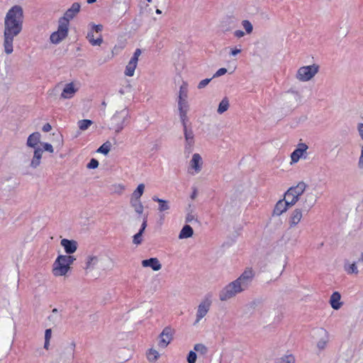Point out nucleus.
Masks as SVG:
<instances>
[{
	"label": "nucleus",
	"mask_w": 363,
	"mask_h": 363,
	"mask_svg": "<svg viewBox=\"0 0 363 363\" xmlns=\"http://www.w3.org/2000/svg\"><path fill=\"white\" fill-rule=\"evenodd\" d=\"M23 21V9L14 6L7 12L4 20V47L7 55L13 52V41L22 30Z\"/></svg>",
	"instance_id": "obj_1"
},
{
	"label": "nucleus",
	"mask_w": 363,
	"mask_h": 363,
	"mask_svg": "<svg viewBox=\"0 0 363 363\" xmlns=\"http://www.w3.org/2000/svg\"><path fill=\"white\" fill-rule=\"evenodd\" d=\"M254 277L253 270L250 268L246 269L237 279L229 283L220 291V300L228 301L246 290L251 284Z\"/></svg>",
	"instance_id": "obj_2"
},
{
	"label": "nucleus",
	"mask_w": 363,
	"mask_h": 363,
	"mask_svg": "<svg viewBox=\"0 0 363 363\" xmlns=\"http://www.w3.org/2000/svg\"><path fill=\"white\" fill-rule=\"evenodd\" d=\"M76 260L74 256L63 255L57 256L52 264V273L54 277H65L71 270V265Z\"/></svg>",
	"instance_id": "obj_3"
},
{
	"label": "nucleus",
	"mask_w": 363,
	"mask_h": 363,
	"mask_svg": "<svg viewBox=\"0 0 363 363\" xmlns=\"http://www.w3.org/2000/svg\"><path fill=\"white\" fill-rule=\"evenodd\" d=\"M41 135L40 133L35 132L30 134L26 142V145L29 147L34 149L33 156L30 162V167L32 169H36L41 163V158L43 152V150L38 146L40 141Z\"/></svg>",
	"instance_id": "obj_4"
},
{
	"label": "nucleus",
	"mask_w": 363,
	"mask_h": 363,
	"mask_svg": "<svg viewBox=\"0 0 363 363\" xmlns=\"http://www.w3.org/2000/svg\"><path fill=\"white\" fill-rule=\"evenodd\" d=\"M128 117L129 111L125 107L117 110L110 118L109 129L114 130L116 133H120L123 129L125 122Z\"/></svg>",
	"instance_id": "obj_5"
},
{
	"label": "nucleus",
	"mask_w": 363,
	"mask_h": 363,
	"mask_svg": "<svg viewBox=\"0 0 363 363\" xmlns=\"http://www.w3.org/2000/svg\"><path fill=\"white\" fill-rule=\"evenodd\" d=\"M306 187L307 184L304 182H300L296 186H291L284 194V199L287 201V203L294 206Z\"/></svg>",
	"instance_id": "obj_6"
},
{
	"label": "nucleus",
	"mask_w": 363,
	"mask_h": 363,
	"mask_svg": "<svg viewBox=\"0 0 363 363\" xmlns=\"http://www.w3.org/2000/svg\"><path fill=\"white\" fill-rule=\"evenodd\" d=\"M320 66L317 64L302 66L296 73V79L301 82L311 80L319 72Z\"/></svg>",
	"instance_id": "obj_7"
},
{
	"label": "nucleus",
	"mask_w": 363,
	"mask_h": 363,
	"mask_svg": "<svg viewBox=\"0 0 363 363\" xmlns=\"http://www.w3.org/2000/svg\"><path fill=\"white\" fill-rule=\"evenodd\" d=\"M68 25L66 24V21L59 20V25L57 30L52 33L50 35V41L54 44H58L64 40L68 34Z\"/></svg>",
	"instance_id": "obj_8"
},
{
	"label": "nucleus",
	"mask_w": 363,
	"mask_h": 363,
	"mask_svg": "<svg viewBox=\"0 0 363 363\" xmlns=\"http://www.w3.org/2000/svg\"><path fill=\"white\" fill-rule=\"evenodd\" d=\"M185 138L184 152L188 155L192 152L194 145V134L191 128L187 127V121L182 122Z\"/></svg>",
	"instance_id": "obj_9"
},
{
	"label": "nucleus",
	"mask_w": 363,
	"mask_h": 363,
	"mask_svg": "<svg viewBox=\"0 0 363 363\" xmlns=\"http://www.w3.org/2000/svg\"><path fill=\"white\" fill-rule=\"evenodd\" d=\"M211 306V301L208 298H206L199 304L196 313V320L194 325H197L208 313Z\"/></svg>",
	"instance_id": "obj_10"
},
{
	"label": "nucleus",
	"mask_w": 363,
	"mask_h": 363,
	"mask_svg": "<svg viewBox=\"0 0 363 363\" xmlns=\"http://www.w3.org/2000/svg\"><path fill=\"white\" fill-rule=\"evenodd\" d=\"M175 330L170 326L165 327L159 335L158 345L162 348H165L173 340Z\"/></svg>",
	"instance_id": "obj_11"
},
{
	"label": "nucleus",
	"mask_w": 363,
	"mask_h": 363,
	"mask_svg": "<svg viewBox=\"0 0 363 363\" xmlns=\"http://www.w3.org/2000/svg\"><path fill=\"white\" fill-rule=\"evenodd\" d=\"M141 53V50L139 48H137L135 50L133 57L130 58L125 67L124 72L125 76L133 77L134 75L135 70L138 66V59Z\"/></svg>",
	"instance_id": "obj_12"
},
{
	"label": "nucleus",
	"mask_w": 363,
	"mask_h": 363,
	"mask_svg": "<svg viewBox=\"0 0 363 363\" xmlns=\"http://www.w3.org/2000/svg\"><path fill=\"white\" fill-rule=\"evenodd\" d=\"M308 146L306 143H298L297 147L291 154V164L297 163L302 157H306Z\"/></svg>",
	"instance_id": "obj_13"
},
{
	"label": "nucleus",
	"mask_w": 363,
	"mask_h": 363,
	"mask_svg": "<svg viewBox=\"0 0 363 363\" xmlns=\"http://www.w3.org/2000/svg\"><path fill=\"white\" fill-rule=\"evenodd\" d=\"M79 86L75 82H69L65 85L60 94V99H69L74 97L75 94L78 91Z\"/></svg>",
	"instance_id": "obj_14"
},
{
	"label": "nucleus",
	"mask_w": 363,
	"mask_h": 363,
	"mask_svg": "<svg viewBox=\"0 0 363 363\" xmlns=\"http://www.w3.org/2000/svg\"><path fill=\"white\" fill-rule=\"evenodd\" d=\"M189 173L192 175L199 174L202 169L203 160L199 153H194L189 162Z\"/></svg>",
	"instance_id": "obj_15"
},
{
	"label": "nucleus",
	"mask_w": 363,
	"mask_h": 363,
	"mask_svg": "<svg viewBox=\"0 0 363 363\" xmlns=\"http://www.w3.org/2000/svg\"><path fill=\"white\" fill-rule=\"evenodd\" d=\"M316 199L311 194H306L301 199V210L307 214L310 210L315 206Z\"/></svg>",
	"instance_id": "obj_16"
},
{
	"label": "nucleus",
	"mask_w": 363,
	"mask_h": 363,
	"mask_svg": "<svg viewBox=\"0 0 363 363\" xmlns=\"http://www.w3.org/2000/svg\"><path fill=\"white\" fill-rule=\"evenodd\" d=\"M304 213L306 214V213L299 208H296L292 211L289 218V228L296 227L301 221Z\"/></svg>",
	"instance_id": "obj_17"
},
{
	"label": "nucleus",
	"mask_w": 363,
	"mask_h": 363,
	"mask_svg": "<svg viewBox=\"0 0 363 363\" xmlns=\"http://www.w3.org/2000/svg\"><path fill=\"white\" fill-rule=\"evenodd\" d=\"M60 245L63 247L65 252L67 253L66 255H71L74 253L78 247V243L76 240L66 238L61 240Z\"/></svg>",
	"instance_id": "obj_18"
},
{
	"label": "nucleus",
	"mask_w": 363,
	"mask_h": 363,
	"mask_svg": "<svg viewBox=\"0 0 363 363\" xmlns=\"http://www.w3.org/2000/svg\"><path fill=\"white\" fill-rule=\"evenodd\" d=\"M177 103L181 122L188 121L187 113L189 109V105L187 99H178Z\"/></svg>",
	"instance_id": "obj_19"
},
{
	"label": "nucleus",
	"mask_w": 363,
	"mask_h": 363,
	"mask_svg": "<svg viewBox=\"0 0 363 363\" xmlns=\"http://www.w3.org/2000/svg\"><path fill=\"white\" fill-rule=\"evenodd\" d=\"M80 7V4L77 2L72 4V6L65 13L64 16L60 20L66 21V24L69 26V21L79 12Z\"/></svg>",
	"instance_id": "obj_20"
},
{
	"label": "nucleus",
	"mask_w": 363,
	"mask_h": 363,
	"mask_svg": "<svg viewBox=\"0 0 363 363\" xmlns=\"http://www.w3.org/2000/svg\"><path fill=\"white\" fill-rule=\"evenodd\" d=\"M141 264L143 267H150L153 271H159L162 269V264L157 257L143 259Z\"/></svg>",
	"instance_id": "obj_21"
},
{
	"label": "nucleus",
	"mask_w": 363,
	"mask_h": 363,
	"mask_svg": "<svg viewBox=\"0 0 363 363\" xmlns=\"http://www.w3.org/2000/svg\"><path fill=\"white\" fill-rule=\"evenodd\" d=\"M289 206H291V204L287 203V201L284 199H280L276 203L273 215L279 216L284 212H286Z\"/></svg>",
	"instance_id": "obj_22"
},
{
	"label": "nucleus",
	"mask_w": 363,
	"mask_h": 363,
	"mask_svg": "<svg viewBox=\"0 0 363 363\" xmlns=\"http://www.w3.org/2000/svg\"><path fill=\"white\" fill-rule=\"evenodd\" d=\"M341 296L339 292H334L330 296V303L331 307L335 310H338L341 308L342 303L340 301Z\"/></svg>",
	"instance_id": "obj_23"
},
{
	"label": "nucleus",
	"mask_w": 363,
	"mask_h": 363,
	"mask_svg": "<svg viewBox=\"0 0 363 363\" xmlns=\"http://www.w3.org/2000/svg\"><path fill=\"white\" fill-rule=\"evenodd\" d=\"M99 259L96 255H89L86 259L85 267L86 270L91 271L97 265Z\"/></svg>",
	"instance_id": "obj_24"
},
{
	"label": "nucleus",
	"mask_w": 363,
	"mask_h": 363,
	"mask_svg": "<svg viewBox=\"0 0 363 363\" xmlns=\"http://www.w3.org/2000/svg\"><path fill=\"white\" fill-rule=\"evenodd\" d=\"M291 228H292L289 227V228L284 233L282 238L286 242H291L295 244L298 242V235H295L291 230Z\"/></svg>",
	"instance_id": "obj_25"
},
{
	"label": "nucleus",
	"mask_w": 363,
	"mask_h": 363,
	"mask_svg": "<svg viewBox=\"0 0 363 363\" xmlns=\"http://www.w3.org/2000/svg\"><path fill=\"white\" fill-rule=\"evenodd\" d=\"M145 184H140L131 194L130 201H140V197L145 191Z\"/></svg>",
	"instance_id": "obj_26"
},
{
	"label": "nucleus",
	"mask_w": 363,
	"mask_h": 363,
	"mask_svg": "<svg viewBox=\"0 0 363 363\" xmlns=\"http://www.w3.org/2000/svg\"><path fill=\"white\" fill-rule=\"evenodd\" d=\"M86 38L91 45H101L103 43V38L101 35H99L96 39L94 38V31L91 30L86 35Z\"/></svg>",
	"instance_id": "obj_27"
},
{
	"label": "nucleus",
	"mask_w": 363,
	"mask_h": 363,
	"mask_svg": "<svg viewBox=\"0 0 363 363\" xmlns=\"http://www.w3.org/2000/svg\"><path fill=\"white\" fill-rule=\"evenodd\" d=\"M193 234H194L193 228L190 225H186L181 230L179 235V239L189 238H191L193 235Z\"/></svg>",
	"instance_id": "obj_28"
},
{
	"label": "nucleus",
	"mask_w": 363,
	"mask_h": 363,
	"mask_svg": "<svg viewBox=\"0 0 363 363\" xmlns=\"http://www.w3.org/2000/svg\"><path fill=\"white\" fill-rule=\"evenodd\" d=\"M320 333L323 336V337L318 342L317 347L320 350H323L325 348L326 345L328 342V332L323 329L320 330Z\"/></svg>",
	"instance_id": "obj_29"
},
{
	"label": "nucleus",
	"mask_w": 363,
	"mask_h": 363,
	"mask_svg": "<svg viewBox=\"0 0 363 363\" xmlns=\"http://www.w3.org/2000/svg\"><path fill=\"white\" fill-rule=\"evenodd\" d=\"M146 357L150 362L154 363L157 361L160 357V354L155 349L150 348L147 351Z\"/></svg>",
	"instance_id": "obj_30"
},
{
	"label": "nucleus",
	"mask_w": 363,
	"mask_h": 363,
	"mask_svg": "<svg viewBox=\"0 0 363 363\" xmlns=\"http://www.w3.org/2000/svg\"><path fill=\"white\" fill-rule=\"evenodd\" d=\"M130 205L138 215H143L144 212V206L141 201H130Z\"/></svg>",
	"instance_id": "obj_31"
},
{
	"label": "nucleus",
	"mask_w": 363,
	"mask_h": 363,
	"mask_svg": "<svg viewBox=\"0 0 363 363\" xmlns=\"http://www.w3.org/2000/svg\"><path fill=\"white\" fill-rule=\"evenodd\" d=\"M152 200L158 202V211L160 212L166 211L170 208L169 201L167 200H163L155 196L152 198Z\"/></svg>",
	"instance_id": "obj_32"
},
{
	"label": "nucleus",
	"mask_w": 363,
	"mask_h": 363,
	"mask_svg": "<svg viewBox=\"0 0 363 363\" xmlns=\"http://www.w3.org/2000/svg\"><path fill=\"white\" fill-rule=\"evenodd\" d=\"M188 98V84L186 82H183L179 87L178 99H187Z\"/></svg>",
	"instance_id": "obj_33"
},
{
	"label": "nucleus",
	"mask_w": 363,
	"mask_h": 363,
	"mask_svg": "<svg viewBox=\"0 0 363 363\" xmlns=\"http://www.w3.org/2000/svg\"><path fill=\"white\" fill-rule=\"evenodd\" d=\"M344 269H345V272L349 274H357L359 272L356 262H354L353 263L346 262L345 264Z\"/></svg>",
	"instance_id": "obj_34"
},
{
	"label": "nucleus",
	"mask_w": 363,
	"mask_h": 363,
	"mask_svg": "<svg viewBox=\"0 0 363 363\" xmlns=\"http://www.w3.org/2000/svg\"><path fill=\"white\" fill-rule=\"evenodd\" d=\"M228 108H229V101L225 97V98L223 99V100L220 102L217 112L219 114H222L224 112H225L228 109Z\"/></svg>",
	"instance_id": "obj_35"
},
{
	"label": "nucleus",
	"mask_w": 363,
	"mask_h": 363,
	"mask_svg": "<svg viewBox=\"0 0 363 363\" xmlns=\"http://www.w3.org/2000/svg\"><path fill=\"white\" fill-rule=\"evenodd\" d=\"M92 124L93 121L89 119H84L78 121V127L81 130H87Z\"/></svg>",
	"instance_id": "obj_36"
},
{
	"label": "nucleus",
	"mask_w": 363,
	"mask_h": 363,
	"mask_svg": "<svg viewBox=\"0 0 363 363\" xmlns=\"http://www.w3.org/2000/svg\"><path fill=\"white\" fill-rule=\"evenodd\" d=\"M111 144L107 141L98 149L97 152L106 155L111 150Z\"/></svg>",
	"instance_id": "obj_37"
},
{
	"label": "nucleus",
	"mask_w": 363,
	"mask_h": 363,
	"mask_svg": "<svg viewBox=\"0 0 363 363\" xmlns=\"http://www.w3.org/2000/svg\"><path fill=\"white\" fill-rule=\"evenodd\" d=\"M194 349L196 352L203 355L206 354L208 352L207 347L202 343L196 344L194 347Z\"/></svg>",
	"instance_id": "obj_38"
},
{
	"label": "nucleus",
	"mask_w": 363,
	"mask_h": 363,
	"mask_svg": "<svg viewBox=\"0 0 363 363\" xmlns=\"http://www.w3.org/2000/svg\"><path fill=\"white\" fill-rule=\"evenodd\" d=\"M52 337V330L51 329H46L45 332V343H44V348L45 350L49 349L50 346V340Z\"/></svg>",
	"instance_id": "obj_39"
},
{
	"label": "nucleus",
	"mask_w": 363,
	"mask_h": 363,
	"mask_svg": "<svg viewBox=\"0 0 363 363\" xmlns=\"http://www.w3.org/2000/svg\"><path fill=\"white\" fill-rule=\"evenodd\" d=\"M242 26L245 30L246 33L250 34L253 30L252 24L248 20H244L242 21Z\"/></svg>",
	"instance_id": "obj_40"
},
{
	"label": "nucleus",
	"mask_w": 363,
	"mask_h": 363,
	"mask_svg": "<svg viewBox=\"0 0 363 363\" xmlns=\"http://www.w3.org/2000/svg\"><path fill=\"white\" fill-rule=\"evenodd\" d=\"M143 233L142 232L139 231L138 233H136L133 238V243L134 245H140L143 242Z\"/></svg>",
	"instance_id": "obj_41"
},
{
	"label": "nucleus",
	"mask_w": 363,
	"mask_h": 363,
	"mask_svg": "<svg viewBox=\"0 0 363 363\" xmlns=\"http://www.w3.org/2000/svg\"><path fill=\"white\" fill-rule=\"evenodd\" d=\"M295 359L292 355H287L280 359L277 363H294Z\"/></svg>",
	"instance_id": "obj_42"
},
{
	"label": "nucleus",
	"mask_w": 363,
	"mask_h": 363,
	"mask_svg": "<svg viewBox=\"0 0 363 363\" xmlns=\"http://www.w3.org/2000/svg\"><path fill=\"white\" fill-rule=\"evenodd\" d=\"M197 359V355L195 352L190 351L187 356V362L188 363H196Z\"/></svg>",
	"instance_id": "obj_43"
},
{
	"label": "nucleus",
	"mask_w": 363,
	"mask_h": 363,
	"mask_svg": "<svg viewBox=\"0 0 363 363\" xmlns=\"http://www.w3.org/2000/svg\"><path fill=\"white\" fill-rule=\"evenodd\" d=\"M99 162L96 159H91L90 162L87 164L86 167L88 169H95L98 167Z\"/></svg>",
	"instance_id": "obj_44"
},
{
	"label": "nucleus",
	"mask_w": 363,
	"mask_h": 363,
	"mask_svg": "<svg viewBox=\"0 0 363 363\" xmlns=\"http://www.w3.org/2000/svg\"><path fill=\"white\" fill-rule=\"evenodd\" d=\"M147 225V214H144L143 216V223H142V225H141V228H140L139 231H140L142 233H144Z\"/></svg>",
	"instance_id": "obj_45"
},
{
	"label": "nucleus",
	"mask_w": 363,
	"mask_h": 363,
	"mask_svg": "<svg viewBox=\"0 0 363 363\" xmlns=\"http://www.w3.org/2000/svg\"><path fill=\"white\" fill-rule=\"evenodd\" d=\"M211 79H205L201 80L197 86L198 89H203L208 84V83L211 82Z\"/></svg>",
	"instance_id": "obj_46"
},
{
	"label": "nucleus",
	"mask_w": 363,
	"mask_h": 363,
	"mask_svg": "<svg viewBox=\"0 0 363 363\" xmlns=\"http://www.w3.org/2000/svg\"><path fill=\"white\" fill-rule=\"evenodd\" d=\"M227 72V69L225 68H220L217 72L213 74V78L219 77Z\"/></svg>",
	"instance_id": "obj_47"
},
{
	"label": "nucleus",
	"mask_w": 363,
	"mask_h": 363,
	"mask_svg": "<svg viewBox=\"0 0 363 363\" xmlns=\"http://www.w3.org/2000/svg\"><path fill=\"white\" fill-rule=\"evenodd\" d=\"M43 150L48 151L50 153H52L54 152L53 147L51 144L45 143L43 145Z\"/></svg>",
	"instance_id": "obj_48"
},
{
	"label": "nucleus",
	"mask_w": 363,
	"mask_h": 363,
	"mask_svg": "<svg viewBox=\"0 0 363 363\" xmlns=\"http://www.w3.org/2000/svg\"><path fill=\"white\" fill-rule=\"evenodd\" d=\"M91 30L96 33H100L103 30V26L101 24L99 25H91Z\"/></svg>",
	"instance_id": "obj_49"
},
{
	"label": "nucleus",
	"mask_w": 363,
	"mask_h": 363,
	"mask_svg": "<svg viewBox=\"0 0 363 363\" xmlns=\"http://www.w3.org/2000/svg\"><path fill=\"white\" fill-rule=\"evenodd\" d=\"M234 36L237 38H241L245 35V32L241 30H237L234 32Z\"/></svg>",
	"instance_id": "obj_50"
},
{
	"label": "nucleus",
	"mask_w": 363,
	"mask_h": 363,
	"mask_svg": "<svg viewBox=\"0 0 363 363\" xmlns=\"http://www.w3.org/2000/svg\"><path fill=\"white\" fill-rule=\"evenodd\" d=\"M240 52H241V49H238V48L231 49V50H230V55L233 56H235L236 55H238Z\"/></svg>",
	"instance_id": "obj_51"
},
{
	"label": "nucleus",
	"mask_w": 363,
	"mask_h": 363,
	"mask_svg": "<svg viewBox=\"0 0 363 363\" xmlns=\"http://www.w3.org/2000/svg\"><path fill=\"white\" fill-rule=\"evenodd\" d=\"M42 129L44 132H49L52 129V126L50 123H45Z\"/></svg>",
	"instance_id": "obj_52"
},
{
	"label": "nucleus",
	"mask_w": 363,
	"mask_h": 363,
	"mask_svg": "<svg viewBox=\"0 0 363 363\" xmlns=\"http://www.w3.org/2000/svg\"><path fill=\"white\" fill-rule=\"evenodd\" d=\"M194 219V216L191 213H189L186 217V221L188 223L191 222Z\"/></svg>",
	"instance_id": "obj_53"
},
{
	"label": "nucleus",
	"mask_w": 363,
	"mask_h": 363,
	"mask_svg": "<svg viewBox=\"0 0 363 363\" xmlns=\"http://www.w3.org/2000/svg\"><path fill=\"white\" fill-rule=\"evenodd\" d=\"M129 1L130 0H116V1L117 3H119V4L123 3V4H128Z\"/></svg>",
	"instance_id": "obj_54"
},
{
	"label": "nucleus",
	"mask_w": 363,
	"mask_h": 363,
	"mask_svg": "<svg viewBox=\"0 0 363 363\" xmlns=\"http://www.w3.org/2000/svg\"><path fill=\"white\" fill-rule=\"evenodd\" d=\"M96 0H86V2L88 4H93V3L96 2Z\"/></svg>",
	"instance_id": "obj_55"
},
{
	"label": "nucleus",
	"mask_w": 363,
	"mask_h": 363,
	"mask_svg": "<svg viewBox=\"0 0 363 363\" xmlns=\"http://www.w3.org/2000/svg\"><path fill=\"white\" fill-rule=\"evenodd\" d=\"M360 261H361V262H363V253H362V254H361V256H360V257L359 258L358 262H360Z\"/></svg>",
	"instance_id": "obj_56"
},
{
	"label": "nucleus",
	"mask_w": 363,
	"mask_h": 363,
	"mask_svg": "<svg viewBox=\"0 0 363 363\" xmlns=\"http://www.w3.org/2000/svg\"><path fill=\"white\" fill-rule=\"evenodd\" d=\"M101 106H104V108H106V103L104 101L102 103H101Z\"/></svg>",
	"instance_id": "obj_57"
},
{
	"label": "nucleus",
	"mask_w": 363,
	"mask_h": 363,
	"mask_svg": "<svg viewBox=\"0 0 363 363\" xmlns=\"http://www.w3.org/2000/svg\"><path fill=\"white\" fill-rule=\"evenodd\" d=\"M161 13H162V11L160 9L156 10V13L160 14Z\"/></svg>",
	"instance_id": "obj_58"
},
{
	"label": "nucleus",
	"mask_w": 363,
	"mask_h": 363,
	"mask_svg": "<svg viewBox=\"0 0 363 363\" xmlns=\"http://www.w3.org/2000/svg\"><path fill=\"white\" fill-rule=\"evenodd\" d=\"M52 313H57V308H54L52 311Z\"/></svg>",
	"instance_id": "obj_59"
},
{
	"label": "nucleus",
	"mask_w": 363,
	"mask_h": 363,
	"mask_svg": "<svg viewBox=\"0 0 363 363\" xmlns=\"http://www.w3.org/2000/svg\"><path fill=\"white\" fill-rule=\"evenodd\" d=\"M194 196H195V194H194L191 196V198L193 199V198H194Z\"/></svg>",
	"instance_id": "obj_60"
},
{
	"label": "nucleus",
	"mask_w": 363,
	"mask_h": 363,
	"mask_svg": "<svg viewBox=\"0 0 363 363\" xmlns=\"http://www.w3.org/2000/svg\"><path fill=\"white\" fill-rule=\"evenodd\" d=\"M147 1H148V2H151V1H152V0H147Z\"/></svg>",
	"instance_id": "obj_61"
}]
</instances>
